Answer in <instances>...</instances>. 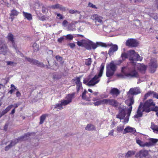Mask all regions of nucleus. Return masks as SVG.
I'll list each match as a JSON object with an SVG mask.
<instances>
[{
	"instance_id": "obj_29",
	"label": "nucleus",
	"mask_w": 158,
	"mask_h": 158,
	"mask_svg": "<svg viewBox=\"0 0 158 158\" xmlns=\"http://www.w3.org/2000/svg\"><path fill=\"white\" fill-rule=\"evenodd\" d=\"M135 153L134 151H129L125 154V157L126 158H129L131 157Z\"/></svg>"
},
{
	"instance_id": "obj_7",
	"label": "nucleus",
	"mask_w": 158,
	"mask_h": 158,
	"mask_svg": "<svg viewBox=\"0 0 158 158\" xmlns=\"http://www.w3.org/2000/svg\"><path fill=\"white\" fill-rule=\"evenodd\" d=\"M117 67L114 61H112L106 65V75L109 77L112 76L116 70Z\"/></svg>"
},
{
	"instance_id": "obj_2",
	"label": "nucleus",
	"mask_w": 158,
	"mask_h": 158,
	"mask_svg": "<svg viewBox=\"0 0 158 158\" xmlns=\"http://www.w3.org/2000/svg\"><path fill=\"white\" fill-rule=\"evenodd\" d=\"M126 102H129L128 104L129 107L127 109V113L126 107L124 106H120L119 108L118 113L116 116V118L119 119H122L124 118V122L125 123H126L128 121L129 116L132 110V105L134 103V100L133 98H131Z\"/></svg>"
},
{
	"instance_id": "obj_56",
	"label": "nucleus",
	"mask_w": 158,
	"mask_h": 158,
	"mask_svg": "<svg viewBox=\"0 0 158 158\" xmlns=\"http://www.w3.org/2000/svg\"><path fill=\"white\" fill-rule=\"evenodd\" d=\"M46 19V18L44 16H42L40 18V20L42 21H44Z\"/></svg>"
},
{
	"instance_id": "obj_48",
	"label": "nucleus",
	"mask_w": 158,
	"mask_h": 158,
	"mask_svg": "<svg viewBox=\"0 0 158 158\" xmlns=\"http://www.w3.org/2000/svg\"><path fill=\"white\" fill-rule=\"evenodd\" d=\"M152 111H154L156 112H157L158 111V107L157 106H155L154 107H152Z\"/></svg>"
},
{
	"instance_id": "obj_12",
	"label": "nucleus",
	"mask_w": 158,
	"mask_h": 158,
	"mask_svg": "<svg viewBox=\"0 0 158 158\" xmlns=\"http://www.w3.org/2000/svg\"><path fill=\"white\" fill-rule=\"evenodd\" d=\"M148 156L149 154L148 151L142 149L136 153L135 157L136 158H146Z\"/></svg>"
},
{
	"instance_id": "obj_49",
	"label": "nucleus",
	"mask_w": 158,
	"mask_h": 158,
	"mask_svg": "<svg viewBox=\"0 0 158 158\" xmlns=\"http://www.w3.org/2000/svg\"><path fill=\"white\" fill-rule=\"evenodd\" d=\"M64 36H63L60 38H59L58 40V42L60 43H61L62 41H63L64 40Z\"/></svg>"
},
{
	"instance_id": "obj_44",
	"label": "nucleus",
	"mask_w": 158,
	"mask_h": 158,
	"mask_svg": "<svg viewBox=\"0 0 158 158\" xmlns=\"http://www.w3.org/2000/svg\"><path fill=\"white\" fill-rule=\"evenodd\" d=\"M66 39L72 40L73 38V36L71 34H69L65 36Z\"/></svg>"
},
{
	"instance_id": "obj_34",
	"label": "nucleus",
	"mask_w": 158,
	"mask_h": 158,
	"mask_svg": "<svg viewBox=\"0 0 158 158\" xmlns=\"http://www.w3.org/2000/svg\"><path fill=\"white\" fill-rule=\"evenodd\" d=\"M48 116V114H43L40 117V124H42L43 123L44 120H45L46 117Z\"/></svg>"
},
{
	"instance_id": "obj_25",
	"label": "nucleus",
	"mask_w": 158,
	"mask_h": 158,
	"mask_svg": "<svg viewBox=\"0 0 158 158\" xmlns=\"http://www.w3.org/2000/svg\"><path fill=\"white\" fill-rule=\"evenodd\" d=\"M136 142L141 147H148V142L144 143L143 141L139 139V138H136Z\"/></svg>"
},
{
	"instance_id": "obj_4",
	"label": "nucleus",
	"mask_w": 158,
	"mask_h": 158,
	"mask_svg": "<svg viewBox=\"0 0 158 158\" xmlns=\"http://www.w3.org/2000/svg\"><path fill=\"white\" fill-rule=\"evenodd\" d=\"M122 74L121 76L123 78L128 77L130 78L137 77L139 76L138 72L136 71L135 65L130 66V64L124 66L122 68Z\"/></svg>"
},
{
	"instance_id": "obj_61",
	"label": "nucleus",
	"mask_w": 158,
	"mask_h": 158,
	"mask_svg": "<svg viewBox=\"0 0 158 158\" xmlns=\"http://www.w3.org/2000/svg\"><path fill=\"white\" fill-rule=\"evenodd\" d=\"M98 94V92H94L93 93V94H94L95 96L97 95Z\"/></svg>"
},
{
	"instance_id": "obj_3",
	"label": "nucleus",
	"mask_w": 158,
	"mask_h": 158,
	"mask_svg": "<svg viewBox=\"0 0 158 158\" xmlns=\"http://www.w3.org/2000/svg\"><path fill=\"white\" fill-rule=\"evenodd\" d=\"M155 105L152 99L146 101L144 104L141 103L137 111L136 114L134 116L135 118H138L142 116L143 112H149L152 111V108Z\"/></svg>"
},
{
	"instance_id": "obj_18",
	"label": "nucleus",
	"mask_w": 158,
	"mask_h": 158,
	"mask_svg": "<svg viewBox=\"0 0 158 158\" xmlns=\"http://www.w3.org/2000/svg\"><path fill=\"white\" fill-rule=\"evenodd\" d=\"M131 95H136L140 93V90L138 87L131 88L129 92Z\"/></svg>"
},
{
	"instance_id": "obj_42",
	"label": "nucleus",
	"mask_w": 158,
	"mask_h": 158,
	"mask_svg": "<svg viewBox=\"0 0 158 158\" xmlns=\"http://www.w3.org/2000/svg\"><path fill=\"white\" fill-rule=\"evenodd\" d=\"M92 62L91 59L88 58L85 60V64L87 65H89Z\"/></svg>"
},
{
	"instance_id": "obj_51",
	"label": "nucleus",
	"mask_w": 158,
	"mask_h": 158,
	"mask_svg": "<svg viewBox=\"0 0 158 158\" xmlns=\"http://www.w3.org/2000/svg\"><path fill=\"white\" fill-rule=\"evenodd\" d=\"M40 6V4L39 3V2H37L35 3V5L34 6V7L35 8H38Z\"/></svg>"
},
{
	"instance_id": "obj_14",
	"label": "nucleus",
	"mask_w": 158,
	"mask_h": 158,
	"mask_svg": "<svg viewBox=\"0 0 158 158\" xmlns=\"http://www.w3.org/2000/svg\"><path fill=\"white\" fill-rule=\"evenodd\" d=\"M25 137H21L20 138H18L17 139H15L14 140L12 141L9 145L5 147V150H8L12 146H14L19 141L23 140H25V139H24Z\"/></svg>"
},
{
	"instance_id": "obj_24",
	"label": "nucleus",
	"mask_w": 158,
	"mask_h": 158,
	"mask_svg": "<svg viewBox=\"0 0 158 158\" xmlns=\"http://www.w3.org/2000/svg\"><path fill=\"white\" fill-rule=\"evenodd\" d=\"M75 81V83L77 85V91H78L81 88H82V84L80 82V79L79 77H77Z\"/></svg>"
},
{
	"instance_id": "obj_62",
	"label": "nucleus",
	"mask_w": 158,
	"mask_h": 158,
	"mask_svg": "<svg viewBox=\"0 0 158 158\" xmlns=\"http://www.w3.org/2000/svg\"><path fill=\"white\" fill-rule=\"evenodd\" d=\"M14 88L15 89H16V87L13 84H11V88Z\"/></svg>"
},
{
	"instance_id": "obj_64",
	"label": "nucleus",
	"mask_w": 158,
	"mask_h": 158,
	"mask_svg": "<svg viewBox=\"0 0 158 158\" xmlns=\"http://www.w3.org/2000/svg\"><path fill=\"white\" fill-rule=\"evenodd\" d=\"M8 124H6L5 126V127H4V129H7V127L8 126Z\"/></svg>"
},
{
	"instance_id": "obj_55",
	"label": "nucleus",
	"mask_w": 158,
	"mask_h": 158,
	"mask_svg": "<svg viewBox=\"0 0 158 158\" xmlns=\"http://www.w3.org/2000/svg\"><path fill=\"white\" fill-rule=\"evenodd\" d=\"M68 45L71 48H74L75 46V44L74 43H70V44H68Z\"/></svg>"
},
{
	"instance_id": "obj_43",
	"label": "nucleus",
	"mask_w": 158,
	"mask_h": 158,
	"mask_svg": "<svg viewBox=\"0 0 158 158\" xmlns=\"http://www.w3.org/2000/svg\"><path fill=\"white\" fill-rule=\"evenodd\" d=\"M8 38L9 40H10L12 43L13 42V36L12 34L11 33H9L8 35Z\"/></svg>"
},
{
	"instance_id": "obj_21",
	"label": "nucleus",
	"mask_w": 158,
	"mask_h": 158,
	"mask_svg": "<svg viewBox=\"0 0 158 158\" xmlns=\"http://www.w3.org/2000/svg\"><path fill=\"white\" fill-rule=\"evenodd\" d=\"M110 94L115 96H118L120 93L119 90L117 88H111L110 91Z\"/></svg>"
},
{
	"instance_id": "obj_60",
	"label": "nucleus",
	"mask_w": 158,
	"mask_h": 158,
	"mask_svg": "<svg viewBox=\"0 0 158 158\" xmlns=\"http://www.w3.org/2000/svg\"><path fill=\"white\" fill-rule=\"evenodd\" d=\"M15 108L14 109H13L12 110V111H11V113H10V114H14L15 112Z\"/></svg>"
},
{
	"instance_id": "obj_28",
	"label": "nucleus",
	"mask_w": 158,
	"mask_h": 158,
	"mask_svg": "<svg viewBox=\"0 0 158 158\" xmlns=\"http://www.w3.org/2000/svg\"><path fill=\"white\" fill-rule=\"evenodd\" d=\"M151 128L153 131L156 133H158V125H156L153 123H151Z\"/></svg>"
},
{
	"instance_id": "obj_53",
	"label": "nucleus",
	"mask_w": 158,
	"mask_h": 158,
	"mask_svg": "<svg viewBox=\"0 0 158 158\" xmlns=\"http://www.w3.org/2000/svg\"><path fill=\"white\" fill-rule=\"evenodd\" d=\"M88 6L90 7H92L94 8H96V7L95 5H93V4L91 3H89L88 4Z\"/></svg>"
},
{
	"instance_id": "obj_31",
	"label": "nucleus",
	"mask_w": 158,
	"mask_h": 158,
	"mask_svg": "<svg viewBox=\"0 0 158 158\" xmlns=\"http://www.w3.org/2000/svg\"><path fill=\"white\" fill-rule=\"evenodd\" d=\"M23 16L28 20H30L32 19V16L31 14L24 11L23 12Z\"/></svg>"
},
{
	"instance_id": "obj_22",
	"label": "nucleus",
	"mask_w": 158,
	"mask_h": 158,
	"mask_svg": "<svg viewBox=\"0 0 158 158\" xmlns=\"http://www.w3.org/2000/svg\"><path fill=\"white\" fill-rule=\"evenodd\" d=\"M138 70L142 73H144L147 68L146 66L143 64H139L137 65Z\"/></svg>"
},
{
	"instance_id": "obj_13",
	"label": "nucleus",
	"mask_w": 158,
	"mask_h": 158,
	"mask_svg": "<svg viewBox=\"0 0 158 158\" xmlns=\"http://www.w3.org/2000/svg\"><path fill=\"white\" fill-rule=\"evenodd\" d=\"M149 65L151 72L152 73H154L156 70V69L157 67L156 60L155 59H152L149 64Z\"/></svg>"
},
{
	"instance_id": "obj_40",
	"label": "nucleus",
	"mask_w": 158,
	"mask_h": 158,
	"mask_svg": "<svg viewBox=\"0 0 158 158\" xmlns=\"http://www.w3.org/2000/svg\"><path fill=\"white\" fill-rule=\"evenodd\" d=\"M6 63L7 65H10L12 66H15L17 64L16 62L13 61H6Z\"/></svg>"
},
{
	"instance_id": "obj_9",
	"label": "nucleus",
	"mask_w": 158,
	"mask_h": 158,
	"mask_svg": "<svg viewBox=\"0 0 158 158\" xmlns=\"http://www.w3.org/2000/svg\"><path fill=\"white\" fill-rule=\"evenodd\" d=\"M139 44L137 40L134 39H128L126 41V45L127 46L131 47H137Z\"/></svg>"
},
{
	"instance_id": "obj_20",
	"label": "nucleus",
	"mask_w": 158,
	"mask_h": 158,
	"mask_svg": "<svg viewBox=\"0 0 158 158\" xmlns=\"http://www.w3.org/2000/svg\"><path fill=\"white\" fill-rule=\"evenodd\" d=\"M19 14V12L14 9L11 10L10 18L11 19L12 21H13L15 17L17 16Z\"/></svg>"
},
{
	"instance_id": "obj_47",
	"label": "nucleus",
	"mask_w": 158,
	"mask_h": 158,
	"mask_svg": "<svg viewBox=\"0 0 158 158\" xmlns=\"http://www.w3.org/2000/svg\"><path fill=\"white\" fill-rule=\"evenodd\" d=\"M56 60L59 61L61 62L62 60V57L59 56H56Z\"/></svg>"
},
{
	"instance_id": "obj_63",
	"label": "nucleus",
	"mask_w": 158,
	"mask_h": 158,
	"mask_svg": "<svg viewBox=\"0 0 158 158\" xmlns=\"http://www.w3.org/2000/svg\"><path fill=\"white\" fill-rule=\"evenodd\" d=\"M83 83L84 84H85L87 85V83L88 82H87V81L86 80H84L83 81Z\"/></svg>"
},
{
	"instance_id": "obj_1",
	"label": "nucleus",
	"mask_w": 158,
	"mask_h": 158,
	"mask_svg": "<svg viewBox=\"0 0 158 158\" xmlns=\"http://www.w3.org/2000/svg\"><path fill=\"white\" fill-rule=\"evenodd\" d=\"M77 44L79 46L84 47L88 50H90L92 48L95 49L98 46L105 47H111L108 51V54L110 56L113 55L118 49V46L116 44H113L112 43L106 44L101 42H97L95 43L88 40L78 41Z\"/></svg>"
},
{
	"instance_id": "obj_46",
	"label": "nucleus",
	"mask_w": 158,
	"mask_h": 158,
	"mask_svg": "<svg viewBox=\"0 0 158 158\" xmlns=\"http://www.w3.org/2000/svg\"><path fill=\"white\" fill-rule=\"evenodd\" d=\"M42 12L44 14H46L48 11L47 7L44 6H42Z\"/></svg>"
},
{
	"instance_id": "obj_8",
	"label": "nucleus",
	"mask_w": 158,
	"mask_h": 158,
	"mask_svg": "<svg viewBox=\"0 0 158 158\" xmlns=\"http://www.w3.org/2000/svg\"><path fill=\"white\" fill-rule=\"evenodd\" d=\"M74 95L73 94H69L64 99L61 100L60 102L63 106H65L71 103Z\"/></svg>"
},
{
	"instance_id": "obj_38",
	"label": "nucleus",
	"mask_w": 158,
	"mask_h": 158,
	"mask_svg": "<svg viewBox=\"0 0 158 158\" xmlns=\"http://www.w3.org/2000/svg\"><path fill=\"white\" fill-rule=\"evenodd\" d=\"M112 99H103L104 104L109 105H110Z\"/></svg>"
},
{
	"instance_id": "obj_37",
	"label": "nucleus",
	"mask_w": 158,
	"mask_h": 158,
	"mask_svg": "<svg viewBox=\"0 0 158 158\" xmlns=\"http://www.w3.org/2000/svg\"><path fill=\"white\" fill-rule=\"evenodd\" d=\"M121 57L122 58L123 60L127 58H129L130 59V56L128 54V51L127 52V53L125 52L122 53L121 55Z\"/></svg>"
},
{
	"instance_id": "obj_16",
	"label": "nucleus",
	"mask_w": 158,
	"mask_h": 158,
	"mask_svg": "<svg viewBox=\"0 0 158 158\" xmlns=\"http://www.w3.org/2000/svg\"><path fill=\"white\" fill-rule=\"evenodd\" d=\"M82 97L86 101H90V98H91V94H89L86 90H85L82 94Z\"/></svg>"
},
{
	"instance_id": "obj_19",
	"label": "nucleus",
	"mask_w": 158,
	"mask_h": 158,
	"mask_svg": "<svg viewBox=\"0 0 158 158\" xmlns=\"http://www.w3.org/2000/svg\"><path fill=\"white\" fill-rule=\"evenodd\" d=\"M136 130L135 128H132L130 127H127L124 130L123 134H125L127 133H130L131 134L135 133Z\"/></svg>"
},
{
	"instance_id": "obj_10",
	"label": "nucleus",
	"mask_w": 158,
	"mask_h": 158,
	"mask_svg": "<svg viewBox=\"0 0 158 158\" xmlns=\"http://www.w3.org/2000/svg\"><path fill=\"white\" fill-rule=\"evenodd\" d=\"M91 19L94 20L96 25L98 26L103 23V17L98 15L94 14L91 16Z\"/></svg>"
},
{
	"instance_id": "obj_59",
	"label": "nucleus",
	"mask_w": 158,
	"mask_h": 158,
	"mask_svg": "<svg viewBox=\"0 0 158 158\" xmlns=\"http://www.w3.org/2000/svg\"><path fill=\"white\" fill-rule=\"evenodd\" d=\"M153 18L155 19H158V14L156 16H154Z\"/></svg>"
},
{
	"instance_id": "obj_26",
	"label": "nucleus",
	"mask_w": 158,
	"mask_h": 158,
	"mask_svg": "<svg viewBox=\"0 0 158 158\" xmlns=\"http://www.w3.org/2000/svg\"><path fill=\"white\" fill-rule=\"evenodd\" d=\"M158 141V139H157L151 138L149 142H148V147H150L156 143Z\"/></svg>"
},
{
	"instance_id": "obj_36",
	"label": "nucleus",
	"mask_w": 158,
	"mask_h": 158,
	"mask_svg": "<svg viewBox=\"0 0 158 158\" xmlns=\"http://www.w3.org/2000/svg\"><path fill=\"white\" fill-rule=\"evenodd\" d=\"M119 104V103L115 100L112 99L111 106L114 107H118Z\"/></svg>"
},
{
	"instance_id": "obj_23",
	"label": "nucleus",
	"mask_w": 158,
	"mask_h": 158,
	"mask_svg": "<svg viewBox=\"0 0 158 158\" xmlns=\"http://www.w3.org/2000/svg\"><path fill=\"white\" fill-rule=\"evenodd\" d=\"M51 7L54 9H59L63 11H65L66 10V8L65 7L58 4L52 5Z\"/></svg>"
},
{
	"instance_id": "obj_30",
	"label": "nucleus",
	"mask_w": 158,
	"mask_h": 158,
	"mask_svg": "<svg viewBox=\"0 0 158 158\" xmlns=\"http://www.w3.org/2000/svg\"><path fill=\"white\" fill-rule=\"evenodd\" d=\"M69 31H73L76 30L75 26L73 22L69 24L68 27Z\"/></svg>"
},
{
	"instance_id": "obj_57",
	"label": "nucleus",
	"mask_w": 158,
	"mask_h": 158,
	"mask_svg": "<svg viewBox=\"0 0 158 158\" xmlns=\"http://www.w3.org/2000/svg\"><path fill=\"white\" fill-rule=\"evenodd\" d=\"M16 95L17 97H19L21 96V93L19 91H17L16 93Z\"/></svg>"
},
{
	"instance_id": "obj_5",
	"label": "nucleus",
	"mask_w": 158,
	"mask_h": 158,
	"mask_svg": "<svg viewBox=\"0 0 158 158\" xmlns=\"http://www.w3.org/2000/svg\"><path fill=\"white\" fill-rule=\"evenodd\" d=\"M104 68V65L102 64L100 66V69L98 75H96L88 82L87 85L89 86H94L99 82L100 78L102 76Z\"/></svg>"
},
{
	"instance_id": "obj_54",
	"label": "nucleus",
	"mask_w": 158,
	"mask_h": 158,
	"mask_svg": "<svg viewBox=\"0 0 158 158\" xmlns=\"http://www.w3.org/2000/svg\"><path fill=\"white\" fill-rule=\"evenodd\" d=\"M114 131V130H111L110 131L109 133H108V135H110L113 136Z\"/></svg>"
},
{
	"instance_id": "obj_17",
	"label": "nucleus",
	"mask_w": 158,
	"mask_h": 158,
	"mask_svg": "<svg viewBox=\"0 0 158 158\" xmlns=\"http://www.w3.org/2000/svg\"><path fill=\"white\" fill-rule=\"evenodd\" d=\"M7 52V48L6 45L2 43H0V53L2 52L5 55Z\"/></svg>"
},
{
	"instance_id": "obj_33",
	"label": "nucleus",
	"mask_w": 158,
	"mask_h": 158,
	"mask_svg": "<svg viewBox=\"0 0 158 158\" xmlns=\"http://www.w3.org/2000/svg\"><path fill=\"white\" fill-rule=\"evenodd\" d=\"M85 129L88 131H93L95 129V128L94 125L91 124H88L86 127Z\"/></svg>"
},
{
	"instance_id": "obj_52",
	"label": "nucleus",
	"mask_w": 158,
	"mask_h": 158,
	"mask_svg": "<svg viewBox=\"0 0 158 158\" xmlns=\"http://www.w3.org/2000/svg\"><path fill=\"white\" fill-rule=\"evenodd\" d=\"M68 22L66 20H64L62 23L63 26L66 27L67 24H68Z\"/></svg>"
},
{
	"instance_id": "obj_32",
	"label": "nucleus",
	"mask_w": 158,
	"mask_h": 158,
	"mask_svg": "<svg viewBox=\"0 0 158 158\" xmlns=\"http://www.w3.org/2000/svg\"><path fill=\"white\" fill-rule=\"evenodd\" d=\"M12 105L9 106L5 109L1 113L2 114V115H4L6 114L12 108Z\"/></svg>"
},
{
	"instance_id": "obj_45",
	"label": "nucleus",
	"mask_w": 158,
	"mask_h": 158,
	"mask_svg": "<svg viewBox=\"0 0 158 158\" xmlns=\"http://www.w3.org/2000/svg\"><path fill=\"white\" fill-rule=\"evenodd\" d=\"M123 129V126H118L117 128V130L118 132H122Z\"/></svg>"
},
{
	"instance_id": "obj_39",
	"label": "nucleus",
	"mask_w": 158,
	"mask_h": 158,
	"mask_svg": "<svg viewBox=\"0 0 158 158\" xmlns=\"http://www.w3.org/2000/svg\"><path fill=\"white\" fill-rule=\"evenodd\" d=\"M94 104L95 106H98L101 104H104L103 99L96 101Z\"/></svg>"
},
{
	"instance_id": "obj_58",
	"label": "nucleus",
	"mask_w": 158,
	"mask_h": 158,
	"mask_svg": "<svg viewBox=\"0 0 158 158\" xmlns=\"http://www.w3.org/2000/svg\"><path fill=\"white\" fill-rule=\"evenodd\" d=\"M154 98H155L158 99V94L156 93L155 92V95L154 96Z\"/></svg>"
},
{
	"instance_id": "obj_6",
	"label": "nucleus",
	"mask_w": 158,
	"mask_h": 158,
	"mask_svg": "<svg viewBox=\"0 0 158 158\" xmlns=\"http://www.w3.org/2000/svg\"><path fill=\"white\" fill-rule=\"evenodd\" d=\"M128 54L130 56L129 60L131 61L130 63L134 65L136 64L135 61L142 60V57L133 50L128 51Z\"/></svg>"
},
{
	"instance_id": "obj_11",
	"label": "nucleus",
	"mask_w": 158,
	"mask_h": 158,
	"mask_svg": "<svg viewBox=\"0 0 158 158\" xmlns=\"http://www.w3.org/2000/svg\"><path fill=\"white\" fill-rule=\"evenodd\" d=\"M25 59L26 60H27L28 61L32 64L35 65H37L42 67L48 68V65H45L43 63H40L37 60H34L33 59H31L30 58H27V57H25Z\"/></svg>"
},
{
	"instance_id": "obj_50",
	"label": "nucleus",
	"mask_w": 158,
	"mask_h": 158,
	"mask_svg": "<svg viewBox=\"0 0 158 158\" xmlns=\"http://www.w3.org/2000/svg\"><path fill=\"white\" fill-rule=\"evenodd\" d=\"M57 16L60 19H63V17L62 15L59 13H57L56 14Z\"/></svg>"
},
{
	"instance_id": "obj_35",
	"label": "nucleus",
	"mask_w": 158,
	"mask_h": 158,
	"mask_svg": "<svg viewBox=\"0 0 158 158\" xmlns=\"http://www.w3.org/2000/svg\"><path fill=\"white\" fill-rule=\"evenodd\" d=\"M54 106V109H59L61 110L63 109V106L62 105V104L60 102L59 103L55 105Z\"/></svg>"
},
{
	"instance_id": "obj_27",
	"label": "nucleus",
	"mask_w": 158,
	"mask_h": 158,
	"mask_svg": "<svg viewBox=\"0 0 158 158\" xmlns=\"http://www.w3.org/2000/svg\"><path fill=\"white\" fill-rule=\"evenodd\" d=\"M155 95V92L150 91H149L145 94L144 99H146L148 97H154V96Z\"/></svg>"
},
{
	"instance_id": "obj_41",
	"label": "nucleus",
	"mask_w": 158,
	"mask_h": 158,
	"mask_svg": "<svg viewBox=\"0 0 158 158\" xmlns=\"http://www.w3.org/2000/svg\"><path fill=\"white\" fill-rule=\"evenodd\" d=\"M32 47L34 50L35 51H37L39 50V46L35 43L33 44Z\"/></svg>"
},
{
	"instance_id": "obj_15",
	"label": "nucleus",
	"mask_w": 158,
	"mask_h": 158,
	"mask_svg": "<svg viewBox=\"0 0 158 158\" xmlns=\"http://www.w3.org/2000/svg\"><path fill=\"white\" fill-rule=\"evenodd\" d=\"M69 13L71 14H76L78 13L80 14V19L84 18L85 15H84L85 12L83 11L80 12L76 10L71 9L69 11Z\"/></svg>"
}]
</instances>
